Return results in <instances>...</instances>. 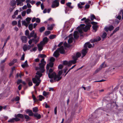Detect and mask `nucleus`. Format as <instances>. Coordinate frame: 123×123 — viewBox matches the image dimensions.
I'll list each match as a JSON object with an SVG mask.
<instances>
[{"mask_svg":"<svg viewBox=\"0 0 123 123\" xmlns=\"http://www.w3.org/2000/svg\"><path fill=\"white\" fill-rule=\"evenodd\" d=\"M37 49V48L36 47H34V48L32 49V50H31V51H35Z\"/></svg>","mask_w":123,"mask_h":123,"instance_id":"nucleus-61","label":"nucleus"},{"mask_svg":"<svg viewBox=\"0 0 123 123\" xmlns=\"http://www.w3.org/2000/svg\"><path fill=\"white\" fill-rule=\"evenodd\" d=\"M45 29V28L43 26L41 27L39 29V31L40 32H42Z\"/></svg>","mask_w":123,"mask_h":123,"instance_id":"nucleus-25","label":"nucleus"},{"mask_svg":"<svg viewBox=\"0 0 123 123\" xmlns=\"http://www.w3.org/2000/svg\"><path fill=\"white\" fill-rule=\"evenodd\" d=\"M15 100L16 101H17L19 100V98L18 96H17L15 98Z\"/></svg>","mask_w":123,"mask_h":123,"instance_id":"nucleus-64","label":"nucleus"},{"mask_svg":"<svg viewBox=\"0 0 123 123\" xmlns=\"http://www.w3.org/2000/svg\"><path fill=\"white\" fill-rule=\"evenodd\" d=\"M28 84L29 86H31L32 85V82L31 80H29Z\"/></svg>","mask_w":123,"mask_h":123,"instance_id":"nucleus-51","label":"nucleus"},{"mask_svg":"<svg viewBox=\"0 0 123 123\" xmlns=\"http://www.w3.org/2000/svg\"><path fill=\"white\" fill-rule=\"evenodd\" d=\"M63 64L64 65H68V62L67 61H65L63 62Z\"/></svg>","mask_w":123,"mask_h":123,"instance_id":"nucleus-43","label":"nucleus"},{"mask_svg":"<svg viewBox=\"0 0 123 123\" xmlns=\"http://www.w3.org/2000/svg\"><path fill=\"white\" fill-rule=\"evenodd\" d=\"M31 19V18L29 17H28L26 18V20L28 23V24H29L30 23Z\"/></svg>","mask_w":123,"mask_h":123,"instance_id":"nucleus-26","label":"nucleus"},{"mask_svg":"<svg viewBox=\"0 0 123 123\" xmlns=\"http://www.w3.org/2000/svg\"><path fill=\"white\" fill-rule=\"evenodd\" d=\"M25 58V54H23L22 56L21 57L20 59V60H24Z\"/></svg>","mask_w":123,"mask_h":123,"instance_id":"nucleus-62","label":"nucleus"},{"mask_svg":"<svg viewBox=\"0 0 123 123\" xmlns=\"http://www.w3.org/2000/svg\"><path fill=\"white\" fill-rule=\"evenodd\" d=\"M65 50L63 46H62L60 48L58 49L54 52L53 56L55 57H57L59 55V52L61 54H64L65 53Z\"/></svg>","mask_w":123,"mask_h":123,"instance_id":"nucleus-6","label":"nucleus"},{"mask_svg":"<svg viewBox=\"0 0 123 123\" xmlns=\"http://www.w3.org/2000/svg\"><path fill=\"white\" fill-rule=\"evenodd\" d=\"M17 24V22L16 21H13L12 22V24L13 26Z\"/></svg>","mask_w":123,"mask_h":123,"instance_id":"nucleus-36","label":"nucleus"},{"mask_svg":"<svg viewBox=\"0 0 123 123\" xmlns=\"http://www.w3.org/2000/svg\"><path fill=\"white\" fill-rule=\"evenodd\" d=\"M114 28L113 26L112 25H111L109 27H105L104 28V30L106 32H108V31H110L112 30Z\"/></svg>","mask_w":123,"mask_h":123,"instance_id":"nucleus-10","label":"nucleus"},{"mask_svg":"<svg viewBox=\"0 0 123 123\" xmlns=\"http://www.w3.org/2000/svg\"><path fill=\"white\" fill-rule=\"evenodd\" d=\"M5 27V25L4 24H2L1 25V27L0 28V32H1L2 30Z\"/></svg>","mask_w":123,"mask_h":123,"instance_id":"nucleus-31","label":"nucleus"},{"mask_svg":"<svg viewBox=\"0 0 123 123\" xmlns=\"http://www.w3.org/2000/svg\"><path fill=\"white\" fill-rule=\"evenodd\" d=\"M15 7H12L11 8L10 7L9 8V10H10V12H12L13 11V9H14V8H15Z\"/></svg>","mask_w":123,"mask_h":123,"instance_id":"nucleus-52","label":"nucleus"},{"mask_svg":"<svg viewBox=\"0 0 123 123\" xmlns=\"http://www.w3.org/2000/svg\"><path fill=\"white\" fill-rule=\"evenodd\" d=\"M55 59L53 57H51L50 59V62H54L55 61Z\"/></svg>","mask_w":123,"mask_h":123,"instance_id":"nucleus-44","label":"nucleus"},{"mask_svg":"<svg viewBox=\"0 0 123 123\" xmlns=\"http://www.w3.org/2000/svg\"><path fill=\"white\" fill-rule=\"evenodd\" d=\"M14 121L16 122L20 120V119L19 118H17V117L14 118Z\"/></svg>","mask_w":123,"mask_h":123,"instance_id":"nucleus-60","label":"nucleus"},{"mask_svg":"<svg viewBox=\"0 0 123 123\" xmlns=\"http://www.w3.org/2000/svg\"><path fill=\"white\" fill-rule=\"evenodd\" d=\"M26 13V11H24L22 13V15L23 17H24L25 16Z\"/></svg>","mask_w":123,"mask_h":123,"instance_id":"nucleus-47","label":"nucleus"},{"mask_svg":"<svg viewBox=\"0 0 123 123\" xmlns=\"http://www.w3.org/2000/svg\"><path fill=\"white\" fill-rule=\"evenodd\" d=\"M31 11V10L30 9H28L27 10V14H29Z\"/></svg>","mask_w":123,"mask_h":123,"instance_id":"nucleus-56","label":"nucleus"},{"mask_svg":"<svg viewBox=\"0 0 123 123\" xmlns=\"http://www.w3.org/2000/svg\"><path fill=\"white\" fill-rule=\"evenodd\" d=\"M25 34L26 36H27L29 35V31L28 30H26L25 32Z\"/></svg>","mask_w":123,"mask_h":123,"instance_id":"nucleus-50","label":"nucleus"},{"mask_svg":"<svg viewBox=\"0 0 123 123\" xmlns=\"http://www.w3.org/2000/svg\"><path fill=\"white\" fill-rule=\"evenodd\" d=\"M96 18L94 14H92L91 15V20H93L94 19H95Z\"/></svg>","mask_w":123,"mask_h":123,"instance_id":"nucleus-29","label":"nucleus"},{"mask_svg":"<svg viewBox=\"0 0 123 123\" xmlns=\"http://www.w3.org/2000/svg\"><path fill=\"white\" fill-rule=\"evenodd\" d=\"M101 40L100 37H98L94 39H92L90 40V42L92 43L99 41Z\"/></svg>","mask_w":123,"mask_h":123,"instance_id":"nucleus-14","label":"nucleus"},{"mask_svg":"<svg viewBox=\"0 0 123 123\" xmlns=\"http://www.w3.org/2000/svg\"><path fill=\"white\" fill-rule=\"evenodd\" d=\"M20 39L23 43H26L27 42V38L25 36H21Z\"/></svg>","mask_w":123,"mask_h":123,"instance_id":"nucleus-13","label":"nucleus"},{"mask_svg":"<svg viewBox=\"0 0 123 123\" xmlns=\"http://www.w3.org/2000/svg\"><path fill=\"white\" fill-rule=\"evenodd\" d=\"M44 45V43L43 42H41L40 43L37 44L38 50L40 51L43 49V46Z\"/></svg>","mask_w":123,"mask_h":123,"instance_id":"nucleus-8","label":"nucleus"},{"mask_svg":"<svg viewBox=\"0 0 123 123\" xmlns=\"http://www.w3.org/2000/svg\"><path fill=\"white\" fill-rule=\"evenodd\" d=\"M33 116L37 117V119H39L41 118V115L37 113H36L34 114Z\"/></svg>","mask_w":123,"mask_h":123,"instance_id":"nucleus-17","label":"nucleus"},{"mask_svg":"<svg viewBox=\"0 0 123 123\" xmlns=\"http://www.w3.org/2000/svg\"><path fill=\"white\" fill-rule=\"evenodd\" d=\"M71 2H68L66 4V5L67 6L69 7L71 6Z\"/></svg>","mask_w":123,"mask_h":123,"instance_id":"nucleus-55","label":"nucleus"},{"mask_svg":"<svg viewBox=\"0 0 123 123\" xmlns=\"http://www.w3.org/2000/svg\"><path fill=\"white\" fill-rule=\"evenodd\" d=\"M33 42H34L35 44L37 43L39 41V38H35L32 39Z\"/></svg>","mask_w":123,"mask_h":123,"instance_id":"nucleus-22","label":"nucleus"},{"mask_svg":"<svg viewBox=\"0 0 123 123\" xmlns=\"http://www.w3.org/2000/svg\"><path fill=\"white\" fill-rule=\"evenodd\" d=\"M35 31H32L30 34V35L31 36V37H33Z\"/></svg>","mask_w":123,"mask_h":123,"instance_id":"nucleus-41","label":"nucleus"},{"mask_svg":"<svg viewBox=\"0 0 123 123\" xmlns=\"http://www.w3.org/2000/svg\"><path fill=\"white\" fill-rule=\"evenodd\" d=\"M49 92H47L45 91H43V95L45 96H46L49 95Z\"/></svg>","mask_w":123,"mask_h":123,"instance_id":"nucleus-33","label":"nucleus"},{"mask_svg":"<svg viewBox=\"0 0 123 123\" xmlns=\"http://www.w3.org/2000/svg\"><path fill=\"white\" fill-rule=\"evenodd\" d=\"M40 57L42 58H45L46 57V56L44 54H41L40 55Z\"/></svg>","mask_w":123,"mask_h":123,"instance_id":"nucleus-54","label":"nucleus"},{"mask_svg":"<svg viewBox=\"0 0 123 123\" xmlns=\"http://www.w3.org/2000/svg\"><path fill=\"white\" fill-rule=\"evenodd\" d=\"M6 58L3 60H2L1 61V62L0 63V64L1 65L3 64V63H4L6 61Z\"/></svg>","mask_w":123,"mask_h":123,"instance_id":"nucleus-46","label":"nucleus"},{"mask_svg":"<svg viewBox=\"0 0 123 123\" xmlns=\"http://www.w3.org/2000/svg\"><path fill=\"white\" fill-rule=\"evenodd\" d=\"M23 49L24 51L27 50L28 49V46L26 44L24 45L23 47Z\"/></svg>","mask_w":123,"mask_h":123,"instance_id":"nucleus-23","label":"nucleus"},{"mask_svg":"<svg viewBox=\"0 0 123 123\" xmlns=\"http://www.w3.org/2000/svg\"><path fill=\"white\" fill-rule=\"evenodd\" d=\"M62 70H60L58 73V74H56L55 77L54 78V80L58 81L60 80L62 78V77H60L61 75L62 74Z\"/></svg>","mask_w":123,"mask_h":123,"instance_id":"nucleus-7","label":"nucleus"},{"mask_svg":"<svg viewBox=\"0 0 123 123\" xmlns=\"http://www.w3.org/2000/svg\"><path fill=\"white\" fill-rule=\"evenodd\" d=\"M39 100L40 101H41L43 99H44V97L41 95H39Z\"/></svg>","mask_w":123,"mask_h":123,"instance_id":"nucleus-30","label":"nucleus"},{"mask_svg":"<svg viewBox=\"0 0 123 123\" xmlns=\"http://www.w3.org/2000/svg\"><path fill=\"white\" fill-rule=\"evenodd\" d=\"M33 111L34 112H36L38 111V108L37 107H36L33 108Z\"/></svg>","mask_w":123,"mask_h":123,"instance_id":"nucleus-28","label":"nucleus"},{"mask_svg":"<svg viewBox=\"0 0 123 123\" xmlns=\"http://www.w3.org/2000/svg\"><path fill=\"white\" fill-rule=\"evenodd\" d=\"M4 66L3 64H1V65L0 64V69L2 71H3V70L4 68Z\"/></svg>","mask_w":123,"mask_h":123,"instance_id":"nucleus-32","label":"nucleus"},{"mask_svg":"<svg viewBox=\"0 0 123 123\" xmlns=\"http://www.w3.org/2000/svg\"><path fill=\"white\" fill-rule=\"evenodd\" d=\"M22 25L25 26L26 27H27L29 24H28L27 22H26L25 21H22Z\"/></svg>","mask_w":123,"mask_h":123,"instance_id":"nucleus-21","label":"nucleus"},{"mask_svg":"<svg viewBox=\"0 0 123 123\" xmlns=\"http://www.w3.org/2000/svg\"><path fill=\"white\" fill-rule=\"evenodd\" d=\"M10 38V36H9L7 37V39H6V41L5 42V43H4V44L3 46H4L7 43V41Z\"/></svg>","mask_w":123,"mask_h":123,"instance_id":"nucleus-37","label":"nucleus"},{"mask_svg":"<svg viewBox=\"0 0 123 123\" xmlns=\"http://www.w3.org/2000/svg\"><path fill=\"white\" fill-rule=\"evenodd\" d=\"M84 47V48L82 50V54L83 55L82 58L85 56L86 54L87 53L88 51L87 47H88L89 48H91L92 46V45L90 44L89 42H88L85 44Z\"/></svg>","mask_w":123,"mask_h":123,"instance_id":"nucleus-4","label":"nucleus"},{"mask_svg":"<svg viewBox=\"0 0 123 123\" xmlns=\"http://www.w3.org/2000/svg\"><path fill=\"white\" fill-rule=\"evenodd\" d=\"M69 8L68 7H66L65 9V12L66 13H68V11L69 10Z\"/></svg>","mask_w":123,"mask_h":123,"instance_id":"nucleus-38","label":"nucleus"},{"mask_svg":"<svg viewBox=\"0 0 123 123\" xmlns=\"http://www.w3.org/2000/svg\"><path fill=\"white\" fill-rule=\"evenodd\" d=\"M29 29L30 31H31L33 28V25L32 24H30L28 26Z\"/></svg>","mask_w":123,"mask_h":123,"instance_id":"nucleus-24","label":"nucleus"},{"mask_svg":"<svg viewBox=\"0 0 123 123\" xmlns=\"http://www.w3.org/2000/svg\"><path fill=\"white\" fill-rule=\"evenodd\" d=\"M18 26L19 27H20L21 26V20H19L18 21Z\"/></svg>","mask_w":123,"mask_h":123,"instance_id":"nucleus-49","label":"nucleus"},{"mask_svg":"<svg viewBox=\"0 0 123 123\" xmlns=\"http://www.w3.org/2000/svg\"><path fill=\"white\" fill-rule=\"evenodd\" d=\"M63 65H60L58 66V68L59 69H61L63 67Z\"/></svg>","mask_w":123,"mask_h":123,"instance_id":"nucleus-48","label":"nucleus"},{"mask_svg":"<svg viewBox=\"0 0 123 123\" xmlns=\"http://www.w3.org/2000/svg\"><path fill=\"white\" fill-rule=\"evenodd\" d=\"M56 36L55 35H50L49 36V38L50 39H53L55 38Z\"/></svg>","mask_w":123,"mask_h":123,"instance_id":"nucleus-27","label":"nucleus"},{"mask_svg":"<svg viewBox=\"0 0 123 123\" xmlns=\"http://www.w3.org/2000/svg\"><path fill=\"white\" fill-rule=\"evenodd\" d=\"M48 41V39L47 37H44L43 39V41L41 42H43L44 43V44L47 43Z\"/></svg>","mask_w":123,"mask_h":123,"instance_id":"nucleus-20","label":"nucleus"},{"mask_svg":"<svg viewBox=\"0 0 123 123\" xmlns=\"http://www.w3.org/2000/svg\"><path fill=\"white\" fill-rule=\"evenodd\" d=\"M81 54L79 52H77L75 56H73L72 57L73 60H71L69 61L68 66H70L72 64H74L76 63L77 58L81 56Z\"/></svg>","mask_w":123,"mask_h":123,"instance_id":"nucleus-5","label":"nucleus"},{"mask_svg":"<svg viewBox=\"0 0 123 123\" xmlns=\"http://www.w3.org/2000/svg\"><path fill=\"white\" fill-rule=\"evenodd\" d=\"M101 69L100 68H98L97 69L95 72V74H96Z\"/></svg>","mask_w":123,"mask_h":123,"instance_id":"nucleus-59","label":"nucleus"},{"mask_svg":"<svg viewBox=\"0 0 123 123\" xmlns=\"http://www.w3.org/2000/svg\"><path fill=\"white\" fill-rule=\"evenodd\" d=\"M41 63L39 64V67L38 68H36V69L37 70L38 69L40 70L39 71H37L36 73L37 75H35V77L32 79L33 82L34 83H36L35 86H37L39 84L41 80L40 79V78L41 77L42 74L41 73H43L44 71V67L45 65L46 62L44 61V58H43L41 61Z\"/></svg>","mask_w":123,"mask_h":123,"instance_id":"nucleus-1","label":"nucleus"},{"mask_svg":"<svg viewBox=\"0 0 123 123\" xmlns=\"http://www.w3.org/2000/svg\"><path fill=\"white\" fill-rule=\"evenodd\" d=\"M64 45L65 47H68V44L66 42H65L64 43Z\"/></svg>","mask_w":123,"mask_h":123,"instance_id":"nucleus-63","label":"nucleus"},{"mask_svg":"<svg viewBox=\"0 0 123 123\" xmlns=\"http://www.w3.org/2000/svg\"><path fill=\"white\" fill-rule=\"evenodd\" d=\"M59 5V2L56 0H54L52 5L51 7L52 8H55L58 7Z\"/></svg>","mask_w":123,"mask_h":123,"instance_id":"nucleus-9","label":"nucleus"},{"mask_svg":"<svg viewBox=\"0 0 123 123\" xmlns=\"http://www.w3.org/2000/svg\"><path fill=\"white\" fill-rule=\"evenodd\" d=\"M48 76L49 78H54H54L56 74L54 72H53L52 73H49L48 74Z\"/></svg>","mask_w":123,"mask_h":123,"instance_id":"nucleus-12","label":"nucleus"},{"mask_svg":"<svg viewBox=\"0 0 123 123\" xmlns=\"http://www.w3.org/2000/svg\"><path fill=\"white\" fill-rule=\"evenodd\" d=\"M68 67V66H66L65 68L63 69V71L64 73H65L67 70Z\"/></svg>","mask_w":123,"mask_h":123,"instance_id":"nucleus-57","label":"nucleus"},{"mask_svg":"<svg viewBox=\"0 0 123 123\" xmlns=\"http://www.w3.org/2000/svg\"><path fill=\"white\" fill-rule=\"evenodd\" d=\"M91 24L94 25L92 26V27L93 28L94 30V32H96L97 31V29L98 27V26L97 25H96L97 24V23L95 22H91Z\"/></svg>","mask_w":123,"mask_h":123,"instance_id":"nucleus-11","label":"nucleus"},{"mask_svg":"<svg viewBox=\"0 0 123 123\" xmlns=\"http://www.w3.org/2000/svg\"><path fill=\"white\" fill-rule=\"evenodd\" d=\"M36 22L37 23H39L40 21V19L38 18H37L36 19Z\"/></svg>","mask_w":123,"mask_h":123,"instance_id":"nucleus-58","label":"nucleus"},{"mask_svg":"<svg viewBox=\"0 0 123 123\" xmlns=\"http://www.w3.org/2000/svg\"><path fill=\"white\" fill-rule=\"evenodd\" d=\"M78 32L76 31H75L74 33V36L75 39H77L78 37Z\"/></svg>","mask_w":123,"mask_h":123,"instance_id":"nucleus-18","label":"nucleus"},{"mask_svg":"<svg viewBox=\"0 0 123 123\" xmlns=\"http://www.w3.org/2000/svg\"><path fill=\"white\" fill-rule=\"evenodd\" d=\"M25 0H12L10 2L9 4L10 6L12 7H16V3L17 6L19 5L20 6H22L23 5V3H22L25 1Z\"/></svg>","mask_w":123,"mask_h":123,"instance_id":"nucleus-3","label":"nucleus"},{"mask_svg":"<svg viewBox=\"0 0 123 123\" xmlns=\"http://www.w3.org/2000/svg\"><path fill=\"white\" fill-rule=\"evenodd\" d=\"M14 118H13L8 120V122H14Z\"/></svg>","mask_w":123,"mask_h":123,"instance_id":"nucleus-40","label":"nucleus"},{"mask_svg":"<svg viewBox=\"0 0 123 123\" xmlns=\"http://www.w3.org/2000/svg\"><path fill=\"white\" fill-rule=\"evenodd\" d=\"M107 35V34L105 32L103 33L102 36V37L103 38H105Z\"/></svg>","mask_w":123,"mask_h":123,"instance_id":"nucleus-45","label":"nucleus"},{"mask_svg":"<svg viewBox=\"0 0 123 123\" xmlns=\"http://www.w3.org/2000/svg\"><path fill=\"white\" fill-rule=\"evenodd\" d=\"M50 32L49 31H45V35L46 36H47L49 35L50 33Z\"/></svg>","mask_w":123,"mask_h":123,"instance_id":"nucleus-35","label":"nucleus"},{"mask_svg":"<svg viewBox=\"0 0 123 123\" xmlns=\"http://www.w3.org/2000/svg\"><path fill=\"white\" fill-rule=\"evenodd\" d=\"M85 26L84 24H81L80 25V26H78L77 29L78 30V31L80 33H82L83 32V30L85 32L87 31V30L90 29V27L91 26V25H86Z\"/></svg>","mask_w":123,"mask_h":123,"instance_id":"nucleus-2","label":"nucleus"},{"mask_svg":"<svg viewBox=\"0 0 123 123\" xmlns=\"http://www.w3.org/2000/svg\"><path fill=\"white\" fill-rule=\"evenodd\" d=\"M90 21V20L89 19H86H86H85V23H89Z\"/></svg>","mask_w":123,"mask_h":123,"instance_id":"nucleus-42","label":"nucleus"},{"mask_svg":"<svg viewBox=\"0 0 123 123\" xmlns=\"http://www.w3.org/2000/svg\"><path fill=\"white\" fill-rule=\"evenodd\" d=\"M32 97L33 98V100H34L35 101H38V100L36 98L35 96V95H34L33 94L32 95Z\"/></svg>","mask_w":123,"mask_h":123,"instance_id":"nucleus-39","label":"nucleus"},{"mask_svg":"<svg viewBox=\"0 0 123 123\" xmlns=\"http://www.w3.org/2000/svg\"><path fill=\"white\" fill-rule=\"evenodd\" d=\"M27 113H28L30 116H34V114L33 113L32 110L29 109L27 110L26 111Z\"/></svg>","mask_w":123,"mask_h":123,"instance_id":"nucleus-16","label":"nucleus"},{"mask_svg":"<svg viewBox=\"0 0 123 123\" xmlns=\"http://www.w3.org/2000/svg\"><path fill=\"white\" fill-rule=\"evenodd\" d=\"M24 117L27 120V121L29 120L30 119L29 117L26 115H25Z\"/></svg>","mask_w":123,"mask_h":123,"instance_id":"nucleus-34","label":"nucleus"},{"mask_svg":"<svg viewBox=\"0 0 123 123\" xmlns=\"http://www.w3.org/2000/svg\"><path fill=\"white\" fill-rule=\"evenodd\" d=\"M49 64V66L51 68L54 65V63L52 62H50Z\"/></svg>","mask_w":123,"mask_h":123,"instance_id":"nucleus-53","label":"nucleus"},{"mask_svg":"<svg viewBox=\"0 0 123 123\" xmlns=\"http://www.w3.org/2000/svg\"><path fill=\"white\" fill-rule=\"evenodd\" d=\"M15 117H19L21 118H24L23 115L20 114H18L16 115H15Z\"/></svg>","mask_w":123,"mask_h":123,"instance_id":"nucleus-19","label":"nucleus"},{"mask_svg":"<svg viewBox=\"0 0 123 123\" xmlns=\"http://www.w3.org/2000/svg\"><path fill=\"white\" fill-rule=\"evenodd\" d=\"M69 37L70 38L68 40V43H70L73 42V34H71L69 36Z\"/></svg>","mask_w":123,"mask_h":123,"instance_id":"nucleus-15","label":"nucleus"}]
</instances>
